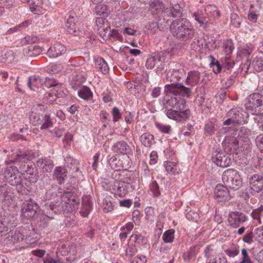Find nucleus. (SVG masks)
<instances>
[{"instance_id":"obj_30","label":"nucleus","mask_w":263,"mask_h":263,"mask_svg":"<svg viewBox=\"0 0 263 263\" xmlns=\"http://www.w3.org/2000/svg\"><path fill=\"white\" fill-rule=\"evenodd\" d=\"M175 230L169 229L166 231L162 235V239L165 243H172L175 238Z\"/></svg>"},{"instance_id":"obj_19","label":"nucleus","mask_w":263,"mask_h":263,"mask_svg":"<svg viewBox=\"0 0 263 263\" xmlns=\"http://www.w3.org/2000/svg\"><path fill=\"white\" fill-rule=\"evenodd\" d=\"M112 151L115 153L127 154L130 151V147L124 141H121L115 143L112 147Z\"/></svg>"},{"instance_id":"obj_46","label":"nucleus","mask_w":263,"mask_h":263,"mask_svg":"<svg viewBox=\"0 0 263 263\" xmlns=\"http://www.w3.org/2000/svg\"><path fill=\"white\" fill-rule=\"evenodd\" d=\"M40 163H41V165H43L42 167L43 172H50L52 171L53 164L51 162L42 160V161H39L37 162V165H39Z\"/></svg>"},{"instance_id":"obj_5","label":"nucleus","mask_w":263,"mask_h":263,"mask_svg":"<svg viewBox=\"0 0 263 263\" xmlns=\"http://www.w3.org/2000/svg\"><path fill=\"white\" fill-rule=\"evenodd\" d=\"M212 160L217 166L221 167H228L232 163L230 155L221 150L213 152Z\"/></svg>"},{"instance_id":"obj_24","label":"nucleus","mask_w":263,"mask_h":263,"mask_svg":"<svg viewBox=\"0 0 263 263\" xmlns=\"http://www.w3.org/2000/svg\"><path fill=\"white\" fill-rule=\"evenodd\" d=\"M7 181L11 185L16 186L18 188L17 190L22 189L21 188L22 186V179L18 175V172L13 175Z\"/></svg>"},{"instance_id":"obj_48","label":"nucleus","mask_w":263,"mask_h":263,"mask_svg":"<svg viewBox=\"0 0 263 263\" xmlns=\"http://www.w3.org/2000/svg\"><path fill=\"white\" fill-rule=\"evenodd\" d=\"M109 164L110 167L115 170L118 171L120 169L119 160H117L116 157H111L109 161Z\"/></svg>"},{"instance_id":"obj_11","label":"nucleus","mask_w":263,"mask_h":263,"mask_svg":"<svg viewBox=\"0 0 263 263\" xmlns=\"http://www.w3.org/2000/svg\"><path fill=\"white\" fill-rule=\"evenodd\" d=\"M251 189L256 193L260 192L263 188V177L258 174L252 175L249 179Z\"/></svg>"},{"instance_id":"obj_61","label":"nucleus","mask_w":263,"mask_h":263,"mask_svg":"<svg viewBox=\"0 0 263 263\" xmlns=\"http://www.w3.org/2000/svg\"><path fill=\"white\" fill-rule=\"evenodd\" d=\"M136 253V248L134 246H128L125 251L126 256L128 257H132Z\"/></svg>"},{"instance_id":"obj_50","label":"nucleus","mask_w":263,"mask_h":263,"mask_svg":"<svg viewBox=\"0 0 263 263\" xmlns=\"http://www.w3.org/2000/svg\"><path fill=\"white\" fill-rule=\"evenodd\" d=\"M96 24L98 26L99 30L105 31L107 29V21L103 18H98L96 20Z\"/></svg>"},{"instance_id":"obj_54","label":"nucleus","mask_w":263,"mask_h":263,"mask_svg":"<svg viewBox=\"0 0 263 263\" xmlns=\"http://www.w3.org/2000/svg\"><path fill=\"white\" fill-rule=\"evenodd\" d=\"M158 65V61H156L154 57L147 59L145 66L148 69H152Z\"/></svg>"},{"instance_id":"obj_39","label":"nucleus","mask_w":263,"mask_h":263,"mask_svg":"<svg viewBox=\"0 0 263 263\" xmlns=\"http://www.w3.org/2000/svg\"><path fill=\"white\" fill-rule=\"evenodd\" d=\"M167 15H164L163 12L162 15L159 17V19L157 22L159 25L161 26L162 28H165L167 26L170 27L172 22L175 21V20H172L165 17Z\"/></svg>"},{"instance_id":"obj_64","label":"nucleus","mask_w":263,"mask_h":263,"mask_svg":"<svg viewBox=\"0 0 263 263\" xmlns=\"http://www.w3.org/2000/svg\"><path fill=\"white\" fill-rule=\"evenodd\" d=\"M251 134V130L244 126L240 128L238 133L239 136L243 137H247L250 136Z\"/></svg>"},{"instance_id":"obj_49","label":"nucleus","mask_w":263,"mask_h":263,"mask_svg":"<svg viewBox=\"0 0 263 263\" xmlns=\"http://www.w3.org/2000/svg\"><path fill=\"white\" fill-rule=\"evenodd\" d=\"M14 52L11 51H7L4 55H3V59L4 62L7 63H11L14 60Z\"/></svg>"},{"instance_id":"obj_36","label":"nucleus","mask_w":263,"mask_h":263,"mask_svg":"<svg viewBox=\"0 0 263 263\" xmlns=\"http://www.w3.org/2000/svg\"><path fill=\"white\" fill-rule=\"evenodd\" d=\"M251 215L254 219L258 220L259 223H261V220H263V205H261L258 208L254 210Z\"/></svg>"},{"instance_id":"obj_10","label":"nucleus","mask_w":263,"mask_h":263,"mask_svg":"<svg viewBox=\"0 0 263 263\" xmlns=\"http://www.w3.org/2000/svg\"><path fill=\"white\" fill-rule=\"evenodd\" d=\"M39 206L36 203L32 201L24 203L22 208V212L25 217L27 218H33L36 214V210Z\"/></svg>"},{"instance_id":"obj_31","label":"nucleus","mask_w":263,"mask_h":263,"mask_svg":"<svg viewBox=\"0 0 263 263\" xmlns=\"http://www.w3.org/2000/svg\"><path fill=\"white\" fill-rule=\"evenodd\" d=\"M163 14L164 15H167V17H177L180 16L181 13L180 9L171 7L165 9L163 11Z\"/></svg>"},{"instance_id":"obj_21","label":"nucleus","mask_w":263,"mask_h":263,"mask_svg":"<svg viewBox=\"0 0 263 263\" xmlns=\"http://www.w3.org/2000/svg\"><path fill=\"white\" fill-rule=\"evenodd\" d=\"M243 110L240 108L234 107L231 109L228 112L229 117H232L234 123H240L242 121Z\"/></svg>"},{"instance_id":"obj_40","label":"nucleus","mask_w":263,"mask_h":263,"mask_svg":"<svg viewBox=\"0 0 263 263\" xmlns=\"http://www.w3.org/2000/svg\"><path fill=\"white\" fill-rule=\"evenodd\" d=\"M155 125L157 128L162 133L170 134L172 132V129L170 125H164L158 122H155Z\"/></svg>"},{"instance_id":"obj_52","label":"nucleus","mask_w":263,"mask_h":263,"mask_svg":"<svg viewBox=\"0 0 263 263\" xmlns=\"http://www.w3.org/2000/svg\"><path fill=\"white\" fill-rule=\"evenodd\" d=\"M204 11L206 12V14H209L210 13L212 15L215 14L219 15V12L217 10V8L214 5H208L204 9Z\"/></svg>"},{"instance_id":"obj_28","label":"nucleus","mask_w":263,"mask_h":263,"mask_svg":"<svg viewBox=\"0 0 263 263\" xmlns=\"http://www.w3.org/2000/svg\"><path fill=\"white\" fill-rule=\"evenodd\" d=\"M43 119L41 122V129H47L53 125V122L51 121L50 115L48 114L43 115Z\"/></svg>"},{"instance_id":"obj_2","label":"nucleus","mask_w":263,"mask_h":263,"mask_svg":"<svg viewBox=\"0 0 263 263\" xmlns=\"http://www.w3.org/2000/svg\"><path fill=\"white\" fill-rule=\"evenodd\" d=\"M223 182L226 186L230 189L237 190L242 184V179L238 172L234 169L225 171L222 177Z\"/></svg>"},{"instance_id":"obj_27","label":"nucleus","mask_w":263,"mask_h":263,"mask_svg":"<svg viewBox=\"0 0 263 263\" xmlns=\"http://www.w3.org/2000/svg\"><path fill=\"white\" fill-rule=\"evenodd\" d=\"M79 96L84 99L88 100L92 97V93L90 89L87 86H83L78 91Z\"/></svg>"},{"instance_id":"obj_42","label":"nucleus","mask_w":263,"mask_h":263,"mask_svg":"<svg viewBox=\"0 0 263 263\" xmlns=\"http://www.w3.org/2000/svg\"><path fill=\"white\" fill-rule=\"evenodd\" d=\"M67 161L68 163L70 161L71 164H73L75 165L73 168L70 167L69 172L74 177H78L79 176L78 174L80 173V172H79V168L77 165L78 163V161L71 158H68Z\"/></svg>"},{"instance_id":"obj_20","label":"nucleus","mask_w":263,"mask_h":263,"mask_svg":"<svg viewBox=\"0 0 263 263\" xmlns=\"http://www.w3.org/2000/svg\"><path fill=\"white\" fill-rule=\"evenodd\" d=\"M42 52V48L39 46L31 45L23 49V54L28 57H36Z\"/></svg>"},{"instance_id":"obj_53","label":"nucleus","mask_w":263,"mask_h":263,"mask_svg":"<svg viewBox=\"0 0 263 263\" xmlns=\"http://www.w3.org/2000/svg\"><path fill=\"white\" fill-rule=\"evenodd\" d=\"M176 74V72L169 70L166 75V79L168 81H170V82L176 83L178 80Z\"/></svg>"},{"instance_id":"obj_14","label":"nucleus","mask_w":263,"mask_h":263,"mask_svg":"<svg viewBox=\"0 0 263 263\" xmlns=\"http://www.w3.org/2000/svg\"><path fill=\"white\" fill-rule=\"evenodd\" d=\"M65 46L61 44L57 43L51 46L47 51V54L49 58H57L66 52Z\"/></svg>"},{"instance_id":"obj_56","label":"nucleus","mask_w":263,"mask_h":263,"mask_svg":"<svg viewBox=\"0 0 263 263\" xmlns=\"http://www.w3.org/2000/svg\"><path fill=\"white\" fill-rule=\"evenodd\" d=\"M223 48L224 52L227 55L231 54L234 49L233 44L230 42L224 43L223 45Z\"/></svg>"},{"instance_id":"obj_15","label":"nucleus","mask_w":263,"mask_h":263,"mask_svg":"<svg viewBox=\"0 0 263 263\" xmlns=\"http://www.w3.org/2000/svg\"><path fill=\"white\" fill-rule=\"evenodd\" d=\"M200 81V73L198 71H191L188 73L185 84L192 89L193 86L199 84Z\"/></svg>"},{"instance_id":"obj_6","label":"nucleus","mask_w":263,"mask_h":263,"mask_svg":"<svg viewBox=\"0 0 263 263\" xmlns=\"http://www.w3.org/2000/svg\"><path fill=\"white\" fill-rule=\"evenodd\" d=\"M165 91L173 93L175 97L180 93L189 97L191 93V88L186 87L180 83H172L165 85Z\"/></svg>"},{"instance_id":"obj_38","label":"nucleus","mask_w":263,"mask_h":263,"mask_svg":"<svg viewBox=\"0 0 263 263\" xmlns=\"http://www.w3.org/2000/svg\"><path fill=\"white\" fill-rule=\"evenodd\" d=\"M57 98L56 93L51 91L45 94L43 100L44 102L47 104H52L56 100Z\"/></svg>"},{"instance_id":"obj_34","label":"nucleus","mask_w":263,"mask_h":263,"mask_svg":"<svg viewBox=\"0 0 263 263\" xmlns=\"http://www.w3.org/2000/svg\"><path fill=\"white\" fill-rule=\"evenodd\" d=\"M179 100H178V98L177 97H170V98L167 99L164 103V109H168V107H176L177 108H178L177 105L179 104Z\"/></svg>"},{"instance_id":"obj_33","label":"nucleus","mask_w":263,"mask_h":263,"mask_svg":"<svg viewBox=\"0 0 263 263\" xmlns=\"http://www.w3.org/2000/svg\"><path fill=\"white\" fill-rule=\"evenodd\" d=\"M43 115L40 113L32 112L30 115V120L34 126H39L43 119Z\"/></svg>"},{"instance_id":"obj_26","label":"nucleus","mask_w":263,"mask_h":263,"mask_svg":"<svg viewBox=\"0 0 263 263\" xmlns=\"http://www.w3.org/2000/svg\"><path fill=\"white\" fill-rule=\"evenodd\" d=\"M72 199L66 205V208L68 212H72L76 210L79 204L80 203V199L76 195L73 197H71Z\"/></svg>"},{"instance_id":"obj_62","label":"nucleus","mask_w":263,"mask_h":263,"mask_svg":"<svg viewBox=\"0 0 263 263\" xmlns=\"http://www.w3.org/2000/svg\"><path fill=\"white\" fill-rule=\"evenodd\" d=\"M159 24L157 22H152L149 25L148 30L151 33L154 34L159 30Z\"/></svg>"},{"instance_id":"obj_45","label":"nucleus","mask_w":263,"mask_h":263,"mask_svg":"<svg viewBox=\"0 0 263 263\" xmlns=\"http://www.w3.org/2000/svg\"><path fill=\"white\" fill-rule=\"evenodd\" d=\"M231 23L236 28H239L241 23V18L236 13L231 15Z\"/></svg>"},{"instance_id":"obj_8","label":"nucleus","mask_w":263,"mask_h":263,"mask_svg":"<svg viewBox=\"0 0 263 263\" xmlns=\"http://www.w3.org/2000/svg\"><path fill=\"white\" fill-rule=\"evenodd\" d=\"M214 197L218 202L229 201L231 198L227 186L221 184L216 185L214 191Z\"/></svg>"},{"instance_id":"obj_41","label":"nucleus","mask_w":263,"mask_h":263,"mask_svg":"<svg viewBox=\"0 0 263 263\" xmlns=\"http://www.w3.org/2000/svg\"><path fill=\"white\" fill-rule=\"evenodd\" d=\"M54 176L60 181H63L66 176V169L62 167H57L54 172Z\"/></svg>"},{"instance_id":"obj_9","label":"nucleus","mask_w":263,"mask_h":263,"mask_svg":"<svg viewBox=\"0 0 263 263\" xmlns=\"http://www.w3.org/2000/svg\"><path fill=\"white\" fill-rule=\"evenodd\" d=\"M228 219L231 227L237 228L241 223L246 221L247 217L245 214L242 213L233 212L230 213Z\"/></svg>"},{"instance_id":"obj_16","label":"nucleus","mask_w":263,"mask_h":263,"mask_svg":"<svg viewBox=\"0 0 263 263\" xmlns=\"http://www.w3.org/2000/svg\"><path fill=\"white\" fill-rule=\"evenodd\" d=\"M45 82L44 79L40 78L37 76H34L33 77L28 78V86L33 91H37L40 88L44 86Z\"/></svg>"},{"instance_id":"obj_44","label":"nucleus","mask_w":263,"mask_h":263,"mask_svg":"<svg viewBox=\"0 0 263 263\" xmlns=\"http://www.w3.org/2000/svg\"><path fill=\"white\" fill-rule=\"evenodd\" d=\"M17 166H10L6 168L4 172V176L7 180L10 178L13 175L18 173Z\"/></svg>"},{"instance_id":"obj_43","label":"nucleus","mask_w":263,"mask_h":263,"mask_svg":"<svg viewBox=\"0 0 263 263\" xmlns=\"http://www.w3.org/2000/svg\"><path fill=\"white\" fill-rule=\"evenodd\" d=\"M254 238L256 241L263 245V226L257 228L255 230Z\"/></svg>"},{"instance_id":"obj_63","label":"nucleus","mask_w":263,"mask_h":263,"mask_svg":"<svg viewBox=\"0 0 263 263\" xmlns=\"http://www.w3.org/2000/svg\"><path fill=\"white\" fill-rule=\"evenodd\" d=\"M30 21H25L23 23H21L20 24L15 26L12 29V30H13L14 31H17L18 30H20L21 29L26 28V27L29 26L30 24Z\"/></svg>"},{"instance_id":"obj_3","label":"nucleus","mask_w":263,"mask_h":263,"mask_svg":"<svg viewBox=\"0 0 263 263\" xmlns=\"http://www.w3.org/2000/svg\"><path fill=\"white\" fill-rule=\"evenodd\" d=\"M185 104V102L182 101L177 108V109H166L164 110V112L170 119L177 122L185 121L189 119L190 115V110L189 109L184 110Z\"/></svg>"},{"instance_id":"obj_18","label":"nucleus","mask_w":263,"mask_h":263,"mask_svg":"<svg viewBox=\"0 0 263 263\" xmlns=\"http://www.w3.org/2000/svg\"><path fill=\"white\" fill-rule=\"evenodd\" d=\"M15 150L13 149L12 151V152L13 153V154H16V158L14 159H8L6 161V163L7 164H10L12 163H16V165L18 164L19 161H22L23 159H30V154L27 152H21V151H16L14 152Z\"/></svg>"},{"instance_id":"obj_4","label":"nucleus","mask_w":263,"mask_h":263,"mask_svg":"<svg viewBox=\"0 0 263 263\" xmlns=\"http://www.w3.org/2000/svg\"><path fill=\"white\" fill-rule=\"evenodd\" d=\"M248 107L254 114L263 115V96L259 93H253L250 96Z\"/></svg>"},{"instance_id":"obj_60","label":"nucleus","mask_w":263,"mask_h":263,"mask_svg":"<svg viewBox=\"0 0 263 263\" xmlns=\"http://www.w3.org/2000/svg\"><path fill=\"white\" fill-rule=\"evenodd\" d=\"M254 238V233L253 232H250L248 233H247L244 237H243V241L247 243L248 244H251L253 242V238Z\"/></svg>"},{"instance_id":"obj_35","label":"nucleus","mask_w":263,"mask_h":263,"mask_svg":"<svg viewBox=\"0 0 263 263\" xmlns=\"http://www.w3.org/2000/svg\"><path fill=\"white\" fill-rule=\"evenodd\" d=\"M24 230V229L22 228L16 230L12 237L11 241L14 243H16L24 240L25 239V236L23 235Z\"/></svg>"},{"instance_id":"obj_23","label":"nucleus","mask_w":263,"mask_h":263,"mask_svg":"<svg viewBox=\"0 0 263 263\" xmlns=\"http://www.w3.org/2000/svg\"><path fill=\"white\" fill-rule=\"evenodd\" d=\"M95 67L99 71L103 74L108 72L109 68L105 61L101 58H98L95 60Z\"/></svg>"},{"instance_id":"obj_57","label":"nucleus","mask_w":263,"mask_h":263,"mask_svg":"<svg viewBox=\"0 0 263 263\" xmlns=\"http://www.w3.org/2000/svg\"><path fill=\"white\" fill-rule=\"evenodd\" d=\"M151 190L154 196L158 197L160 194L159 187L156 181H153L151 185Z\"/></svg>"},{"instance_id":"obj_25","label":"nucleus","mask_w":263,"mask_h":263,"mask_svg":"<svg viewBox=\"0 0 263 263\" xmlns=\"http://www.w3.org/2000/svg\"><path fill=\"white\" fill-rule=\"evenodd\" d=\"M142 143L146 147H150L154 140V137L153 135L149 133H144L142 134L140 138Z\"/></svg>"},{"instance_id":"obj_58","label":"nucleus","mask_w":263,"mask_h":263,"mask_svg":"<svg viewBox=\"0 0 263 263\" xmlns=\"http://www.w3.org/2000/svg\"><path fill=\"white\" fill-rule=\"evenodd\" d=\"M164 166L166 169V171L170 173L174 174L176 171V168L175 167V164L172 162L167 161L165 162L164 164Z\"/></svg>"},{"instance_id":"obj_47","label":"nucleus","mask_w":263,"mask_h":263,"mask_svg":"<svg viewBox=\"0 0 263 263\" xmlns=\"http://www.w3.org/2000/svg\"><path fill=\"white\" fill-rule=\"evenodd\" d=\"M76 194L72 191H67L64 192L62 197V201L66 204V205L69 203V201L72 199L71 197H73Z\"/></svg>"},{"instance_id":"obj_51","label":"nucleus","mask_w":263,"mask_h":263,"mask_svg":"<svg viewBox=\"0 0 263 263\" xmlns=\"http://www.w3.org/2000/svg\"><path fill=\"white\" fill-rule=\"evenodd\" d=\"M210 58L212 59V61L211 62L210 65L213 66V71L215 73H219L222 69V67L221 66L220 63L218 61L216 60L215 62V59L213 56H210Z\"/></svg>"},{"instance_id":"obj_13","label":"nucleus","mask_w":263,"mask_h":263,"mask_svg":"<svg viewBox=\"0 0 263 263\" xmlns=\"http://www.w3.org/2000/svg\"><path fill=\"white\" fill-rule=\"evenodd\" d=\"M222 144L224 152L228 154L233 153L238 148V141L234 137L226 138Z\"/></svg>"},{"instance_id":"obj_55","label":"nucleus","mask_w":263,"mask_h":263,"mask_svg":"<svg viewBox=\"0 0 263 263\" xmlns=\"http://www.w3.org/2000/svg\"><path fill=\"white\" fill-rule=\"evenodd\" d=\"M242 260L239 263H253L250 257L248 255V251L246 249H243L241 251Z\"/></svg>"},{"instance_id":"obj_17","label":"nucleus","mask_w":263,"mask_h":263,"mask_svg":"<svg viewBox=\"0 0 263 263\" xmlns=\"http://www.w3.org/2000/svg\"><path fill=\"white\" fill-rule=\"evenodd\" d=\"M128 185L124 182H119L115 181L114 182L113 190L115 194L120 197H124L127 193Z\"/></svg>"},{"instance_id":"obj_22","label":"nucleus","mask_w":263,"mask_h":263,"mask_svg":"<svg viewBox=\"0 0 263 263\" xmlns=\"http://www.w3.org/2000/svg\"><path fill=\"white\" fill-rule=\"evenodd\" d=\"M10 189L6 184L0 185V201H9L12 198V193L10 192Z\"/></svg>"},{"instance_id":"obj_12","label":"nucleus","mask_w":263,"mask_h":263,"mask_svg":"<svg viewBox=\"0 0 263 263\" xmlns=\"http://www.w3.org/2000/svg\"><path fill=\"white\" fill-rule=\"evenodd\" d=\"M192 16L194 18L195 20L198 22L200 27L203 28H205L208 27V24L209 21V15H208L204 10H198L192 14Z\"/></svg>"},{"instance_id":"obj_29","label":"nucleus","mask_w":263,"mask_h":263,"mask_svg":"<svg viewBox=\"0 0 263 263\" xmlns=\"http://www.w3.org/2000/svg\"><path fill=\"white\" fill-rule=\"evenodd\" d=\"M95 12L97 15L105 17L107 15L109 10L106 5L100 4L96 7Z\"/></svg>"},{"instance_id":"obj_7","label":"nucleus","mask_w":263,"mask_h":263,"mask_svg":"<svg viewBox=\"0 0 263 263\" xmlns=\"http://www.w3.org/2000/svg\"><path fill=\"white\" fill-rule=\"evenodd\" d=\"M31 158L30 157V159H23L22 161H19L17 168L18 167L22 172H25L27 175H29L28 178H32V180L31 179L32 181H35L37 179L36 170L33 167L32 163L29 161Z\"/></svg>"},{"instance_id":"obj_37","label":"nucleus","mask_w":263,"mask_h":263,"mask_svg":"<svg viewBox=\"0 0 263 263\" xmlns=\"http://www.w3.org/2000/svg\"><path fill=\"white\" fill-rule=\"evenodd\" d=\"M65 26L67 28V31L68 32V33L74 35H77L78 34V30L77 29L76 24L72 22V21L70 19L67 20V22Z\"/></svg>"},{"instance_id":"obj_1","label":"nucleus","mask_w":263,"mask_h":263,"mask_svg":"<svg viewBox=\"0 0 263 263\" xmlns=\"http://www.w3.org/2000/svg\"><path fill=\"white\" fill-rule=\"evenodd\" d=\"M170 30L176 39L185 42L192 40L195 34V30L191 23L183 18L172 22Z\"/></svg>"},{"instance_id":"obj_32","label":"nucleus","mask_w":263,"mask_h":263,"mask_svg":"<svg viewBox=\"0 0 263 263\" xmlns=\"http://www.w3.org/2000/svg\"><path fill=\"white\" fill-rule=\"evenodd\" d=\"M92 209L90 202L89 201H83L82 206L80 211L81 215L84 217H87Z\"/></svg>"},{"instance_id":"obj_59","label":"nucleus","mask_w":263,"mask_h":263,"mask_svg":"<svg viewBox=\"0 0 263 263\" xmlns=\"http://www.w3.org/2000/svg\"><path fill=\"white\" fill-rule=\"evenodd\" d=\"M112 114L113 116V121L114 122H117L119 119L121 118V114H120L119 108L117 107H114L112 108Z\"/></svg>"}]
</instances>
